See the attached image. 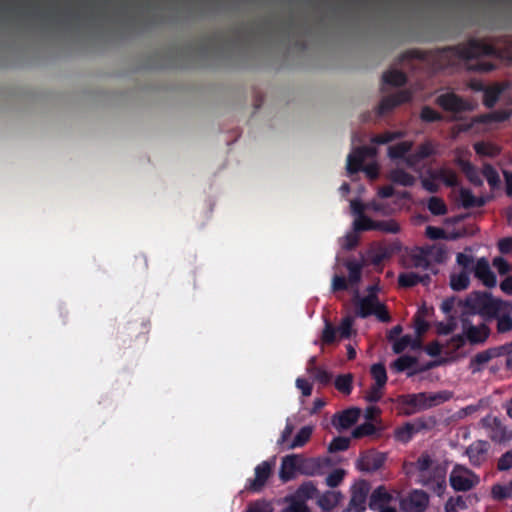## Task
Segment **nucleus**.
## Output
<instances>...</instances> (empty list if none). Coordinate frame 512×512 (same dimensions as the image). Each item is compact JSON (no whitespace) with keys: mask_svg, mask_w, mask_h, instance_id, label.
I'll return each instance as SVG.
<instances>
[{"mask_svg":"<svg viewBox=\"0 0 512 512\" xmlns=\"http://www.w3.org/2000/svg\"><path fill=\"white\" fill-rule=\"evenodd\" d=\"M483 56L512 60V35L494 37L491 43L470 38L466 42L434 50L412 48L401 54L400 61L419 60L432 72L458 68L462 64L472 71H493L496 65L480 60Z\"/></svg>","mask_w":512,"mask_h":512,"instance_id":"nucleus-1","label":"nucleus"},{"mask_svg":"<svg viewBox=\"0 0 512 512\" xmlns=\"http://www.w3.org/2000/svg\"><path fill=\"white\" fill-rule=\"evenodd\" d=\"M465 307L485 322L496 320L497 333L512 331V302L495 298L489 292L474 291L466 297Z\"/></svg>","mask_w":512,"mask_h":512,"instance_id":"nucleus-2","label":"nucleus"},{"mask_svg":"<svg viewBox=\"0 0 512 512\" xmlns=\"http://www.w3.org/2000/svg\"><path fill=\"white\" fill-rule=\"evenodd\" d=\"M452 397L453 393L447 390L435 393L420 392L399 395L395 402L399 414L411 416L417 412L443 404Z\"/></svg>","mask_w":512,"mask_h":512,"instance_id":"nucleus-3","label":"nucleus"},{"mask_svg":"<svg viewBox=\"0 0 512 512\" xmlns=\"http://www.w3.org/2000/svg\"><path fill=\"white\" fill-rule=\"evenodd\" d=\"M449 482L455 491H469L479 483V477L470 469L456 465L450 473Z\"/></svg>","mask_w":512,"mask_h":512,"instance_id":"nucleus-4","label":"nucleus"},{"mask_svg":"<svg viewBox=\"0 0 512 512\" xmlns=\"http://www.w3.org/2000/svg\"><path fill=\"white\" fill-rule=\"evenodd\" d=\"M460 321L465 337L471 345L484 344L491 335V329L485 320L478 325H474L468 317L462 316Z\"/></svg>","mask_w":512,"mask_h":512,"instance_id":"nucleus-5","label":"nucleus"},{"mask_svg":"<svg viewBox=\"0 0 512 512\" xmlns=\"http://www.w3.org/2000/svg\"><path fill=\"white\" fill-rule=\"evenodd\" d=\"M387 460V454L375 449L360 453L356 466L360 471L371 473L379 470Z\"/></svg>","mask_w":512,"mask_h":512,"instance_id":"nucleus-6","label":"nucleus"},{"mask_svg":"<svg viewBox=\"0 0 512 512\" xmlns=\"http://www.w3.org/2000/svg\"><path fill=\"white\" fill-rule=\"evenodd\" d=\"M436 104L444 111L455 114L471 111L472 105L454 92H447L436 98Z\"/></svg>","mask_w":512,"mask_h":512,"instance_id":"nucleus-7","label":"nucleus"},{"mask_svg":"<svg viewBox=\"0 0 512 512\" xmlns=\"http://www.w3.org/2000/svg\"><path fill=\"white\" fill-rule=\"evenodd\" d=\"M370 485L365 480H360L351 489V498L348 509L343 512H364L366 510L367 497Z\"/></svg>","mask_w":512,"mask_h":512,"instance_id":"nucleus-8","label":"nucleus"},{"mask_svg":"<svg viewBox=\"0 0 512 512\" xmlns=\"http://www.w3.org/2000/svg\"><path fill=\"white\" fill-rule=\"evenodd\" d=\"M411 99L412 94L408 90H400L395 94L385 96L377 107V114L379 116L385 115L399 105L410 102Z\"/></svg>","mask_w":512,"mask_h":512,"instance_id":"nucleus-9","label":"nucleus"},{"mask_svg":"<svg viewBox=\"0 0 512 512\" xmlns=\"http://www.w3.org/2000/svg\"><path fill=\"white\" fill-rule=\"evenodd\" d=\"M361 415L360 408L350 407L332 416L331 423L338 430L343 431L351 428Z\"/></svg>","mask_w":512,"mask_h":512,"instance_id":"nucleus-10","label":"nucleus"},{"mask_svg":"<svg viewBox=\"0 0 512 512\" xmlns=\"http://www.w3.org/2000/svg\"><path fill=\"white\" fill-rule=\"evenodd\" d=\"M490 444L485 440H477L471 443L466 449V455L471 465L480 467L486 460Z\"/></svg>","mask_w":512,"mask_h":512,"instance_id":"nucleus-11","label":"nucleus"},{"mask_svg":"<svg viewBox=\"0 0 512 512\" xmlns=\"http://www.w3.org/2000/svg\"><path fill=\"white\" fill-rule=\"evenodd\" d=\"M271 473L272 465L267 461H263L255 467V477L254 479L249 480V484L246 488L253 492H260L271 476Z\"/></svg>","mask_w":512,"mask_h":512,"instance_id":"nucleus-12","label":"nucleus"},{"mask_svg":"<svg viewBox=\"0 0 512 512\" xmlns=\"http://www.w3.org/2000/svg\"><path fill=\"white\" fill-rule=\"evenodd\" d=\"M474 276L479 279L486 287L492 288L496 286V275L490 268L489 262L485 258L477 260L473 268Z\"/></svg>","mask_w":512,"mask_h":512,"instance_id":"nucleus-13","label":"nucleus"},{"mask_svg":"<svg viewBox=\"0 0 512 512\" xmlns=\"http://www.w3.org/2000/svg\"><path fill=\"white\" fill-rule=\"evenodd\" d=\"M378 302L379 299L375 293H369L367 296L357 299L356 315L360 318L371 316L375 312Z\"/></svg>","mask_w":512,"mask_h":512,"instance_id":"nucleus-14","label":"nucleus"},{"mask_svg":"<svg viewBox=\"0 0 512 512\" xmlns=\"http://www.w3.org/2000/svg\"><path fill=\"white\" fill-rule=\"evenodd\" d=\"M490 439L497 443H504L512 439V430L499 418H494L490 424Z\"/></svg>","mask_w":512,"mask_h":512,"instance_id":"nucleus-15","label":"nucleus"},{"mask_svg":"<svg viewBox=\"0 0 512 512\" xmlns=\"http://www.w3.org/2000/svg\"><path fill=\"white\" fill-rule=\"evenodd\" d=\"M455 164L461 169L467 180L476 187L483 186V180L478 169L469 161L461 157L455 159Z\"/></svg>","mask_w":512,"mask_h":512,"instance_id":"nucleus-16","label":"nucleus"},{"mask_svg":"<svg viewBox=\"0 0 512 512\" xmlns=\"http://www.w3.org/2000/svg\"><path fill=\"white\" fill-rule=\"evenodd\" d=\"M398 249L399 246L395 244L389 246L379 245L368 251V259L372 265L378 266L382 264L384 260L389 259Z\"/></svg>","mask_w":512,"mask_h":512,"instance_id":"nucleus-17","label":"nucleus"},{"mask_svg":"<svg viewBox=\"0 0 512 512\" xmlns=\"http://www.w3.org/2000/svg\"><path fill=\"white\" fill-rule=\"evenodd\" d=\"M393 500V496L386 490L384 486L377 487L370 495L368 506L371 510L376 511Z\"/></svg>","mask_w":512,"mask_h":512,"instance_id":"nucleus-18","label":"nucleus"},{"mask_svg":"<svg viewBox=\"0 0 512 512\" xmlns=\"http://www.w3.org/2000/svg\"><path fill=\"white\" fill-rule=\"evenodd\" d=\"M299 470L298 456L288 455L283 458L279 476L283 482L290 481L295 477L296 471Z\"/></svg>","mask_w":512,"mask_h":512,"instance_id":"nucleus-19","label":"nucleus"},{"mask_svg":"<svg viewBox=\"0 0 512 512\" xmlns=\"http://www.w3.org/2000/svg\"><path fill=\"white\" fill-rule=\"evenodd\" d=\"M428 502V495L424 491L415 490L407 499V510L409 512H423L426 509Z\"/></svg>","mask_w":512,"mask_h":512,"instance_id":"nucleus-20","label":"nucleus"},{"mask_svg":"<svg viewBox=\"0 0 512 512\" xmlns=\"http://www.w3.org/2000/svg\"><path fill=\"white\" fill-rule=\"evenodd\" d=\"M459 196L461 204L465 209L478 208L486 204L485 198L474 196L471 190L467 188H461Z\"/></svg>","mask_w":512,"mask_h":512,"instance_id":"nucleus-21","label":"nucleus"},{"mask_svg":"<svg viewBox=\"0 0 512 512\" xmlns=\"http://www.w3.org/2000/svg\"><path fill=\"white\" fill-rule=\"evenodd\" d=\"M341 499L342 494L340 492L326 491L319 497L317 503L322 510L331 511L338 505Z\"/></svg>","mask_w":512,"mask_h":512,"instance_id":"nucleus-22","label":"nucleus"},{"mask_svg":"<svg viewBox=\"0 0 512 512\" xmlns=\"http://www.w3.org/2000/svg\"><path fill=\"white\" fill-rule=\"evenodd\" d=\"M389 179L398 185L404 186V187H411L414 185L416 179L415 177L406 172L404 169L396 168L393 169L389 174Z\"/></svg>","mask_w":512,"mask_h":512,"instance_id":"nucleus-23","label":"nucleus"},{"mask_svg":"<svg viewBox=\"0 0 512 512\" xmlns=\"http://www.w3.org/2000/svg\"><path fill=\"white\" fill-rule=\"evenodd\" d=\"M337 339V329L333 326V324L329 321V319H324V328L321 333L320 344L321 345H331L336 342ZM315 345L319 344V341L316 340L314 342Z\"/></svg>","mask_w":512,"mask_h":512,"instance_id":"nucleus-24","label":"nucleus"},{"mask_svg":"<svg viewBox=\"0 0 512 512\" xmlns=\"http://www.w3.org/2000/svg\"><path fill=\"white\" fill-rule=\"evenodd\" d=\"M490 360H492V357L488 349L478 352L470 359L469 369L473 374L479 373Z\"/></svg>","mask_w":512,"mask_h":512,"instance_id":"nucleus-25","label":"nucleus"},{"mask_svg":"<svg viewBox=\"0 0 512 512\" xmlns=\"http://www.w3.org/2000/svg\"><path fill=\"white\" fill-rule=\"evenodd\" d=\"M511 116V112L507 110H498L487 114L479 115L475 118V122L478 123H492V122H504Z\"/></svg>","mask_w":512,"mask_h":512,"instance_id":"nucleus-26","label":"nucleus"},{"mask_svg":"<svg viewBox=\"0 0 512 512\" xmlns=\"http://www.w3.org/2000/svg\"><path fill=\"white\" fill-rule=\"evenodd\" d=\"M382 80L385 84L401 87L407 83V76L400 70H389L383 74Z\"/></svg>","mask_w":512,"mask_h":512,"instance_id":"nucleus-27","label":"nucleus"},{"mask_svg":"<svg viewBox=\"0 0 512 512\" xmlns=\"http://www.w3.org/2000/svg\"><path fill=\"white\" fill-rule=\"evenodd\" d=\"M351 434L354 439H361L366 436L379 435L380 428H377L372 422L366 421L356 426Z\"/></svg>","mask_w":512,"mask_h":512,"instance_id":"nucleus-28","label":"nucleus"},{"mask_svg":"<svg viewBox=\"0 0 512 512\" xmlns=\"http://www.w3.org/2000/svg\"><path fill=\"white\" fill-rule=\"evenodd\" d=\"M317 492L318 490L313 482H304L299 486L295 496L291 500L304 501L305 503L306 500L314 498Z\"/></svg>","mask_w":512,"mask_h":512,"instance_id":"nucleus-29","label":"nucleus"},{"mask_svg":"<svg viewBox=\"0 0 512 512\" xmlns=\"http://www.w3.org/2000/svg\"><path fill=\"white\" fill-rule=\"evenodd\" d=\"M413 143L411 141H403L395 145L389 146L388 156L393 159H404L406 154L412 149Z\"/></svg>","mask_w":512,"mask_h":512,"instance_id":"nucleus-30","label":"nucleus"},{"mask_svg":"<svg viewBox=\"0 0 512 512\" xmlns=\"http://www.w3.org/2000/svg\"><path fill=\"white\" fill-rule=\"evenodd\" d=\"M468 271H461L458 274L450 276V287L454 291H463L468 288L470 284V277Z\"/></svg>","mask_w":512,"mask_h":512,"instance_id":"nucleus-31","label":"nucleus"},{"mask_svg":"<svg viewBox=\"0 0 512 512\" xmlns=\"http://www.w3.org/2000/svg\"><path fill=\"white\" fill-rule=\"evenodd\" d=\"M335 388L344 395H349L353 389V375L351 373L342 374L336 377Z\"/></svg>","mask_w":512,"mask_h":512,"instance_id":"nucleus-32","label":"nucleus"},{"mask_svg":"<svg viewBox=\"0 0 512 512\" xmlns=\"http://www.w3.org/2000/svg\"><path fill=\"white\" fill-rule=\"evenodd\" d=\"M345 267L349 272L348 281L350 284H358L361 280L363 265L360 262L354 260H348L345 263Z\"/></svg>","mask_w":512,"mask_h":512,"instance_id":"nucleus-33","label":"nucleus"},{"mask_svg":"<svg viewBox=\"0 0 512 512\" xmlns=\"http://www.w3.org/2000/svg\"><path fill=\"white\" fill-rule=\"evenodd\" d=\"M416 434L411 422H406L403 426L395 429L394 437L401 443H408Z\"/></svg>","mask_w":512,"mask_h":512,"instance_id":"nucleus-34","label":"nucleus"},{"mask_svg":"<svg viewBox=\"0 0 512 512\" xmlns=\"http://www.w3.org/2000/svg\"><path fill=\"white\" fill-rule=\"evenodd\" d=\"M434 178L441 180L448 187L458 185V177L455 171L448 168H440L434 175Z\"/></svg>","mask_w":512,"mask_h":512,"instance_id":"nucleus-35","label":"nucleus"},{"mask_svg":"<svg viewBox=\"0 0 512 512\" xmlns=\"http://www.w3.org/2000/svg\"><path fill=\"white\" fill-rule=\"evenodd\" d=\"M473 148L475 152L480 156L496 157L500 154V149L498 146L483 141L476 142L473 145Z\"/></svg>","mask_w":512,"mask_h":512,"instance_id":"nucleus-36","label":"nucleus"},{"mask_svg":"<svg viewBox=\"0 0 512 512\" xmlns=\"http://www.w3.org/2000/svg\"><path fill=\"white\" fill-rule=\"evenodd\" d=\"M411 260L415 268L429 270L432 266L429 260V249L426 248H421L419 253L412 255Z\"/></svg>","mask_w":512,"mask_h":512,"instance_id":"nucleus-37","label":"nucleus"},{"mask_svg":"<svg viewBox=\"0 0 512 512\" xmlns=\"http://www.w3.org/2000/svg\"><path fill=\"white\" fill-rule=\"evenodd\" d=\"M364 161L365 160L363 159V156L358 154L356 149L352 153H350L347 157L346 166L348 174L352 175L362 170Z\"/></svg>","mask_w":512,"mask_h":512,"instance_id":"nucleus-38","label":"nucleus"},{"mask_svg":"<svg viewBox=\"0 0 512 512\" xmlns=\"http://www.w3.org/2000/svg\"><path fill=\"white\" fill-rule=\"evenodd\" d=\"M404 136L402 131H386L382 134L374 135L371 138V142L377 145H383L390 143L394 140L401 139Z\"/></svg>","mask_w":512,"mask_h":512,"instance_id":"nucleus-39","label":"nucleus"},{"mask_svg":"<svg viewBox=\"0 0 512 512\" xmlns=\"http://www.w3.org/2000/svg\"><path fill=\"white\" fill-rule=\"evenodd\" d=\"M482 174L492 189H495L499 186V184H500L499 173L491 164L485 163L483 165Z\"/></svg>","mask_w":512,"mask_h":512,"instance_id":"nucleus-40","label":"nucleus"},{"mask_svg":"<svg viewBox=\"0 0 512 512\" xmlns=\"http://www.w3.org/2000/svg\"><path fill=\"white\" fill-rule=\"evenodd\" d=\"M312 435V428L310 426L302 427L294 437L292 443L289 445V449L304 446Z\"/></svg>","mask_w":512,"mask_h":512,"instance_id":"nucleus-41","label":"nucleus"},{"mask_svg":"<svg viewBox=\"0 0 512 512\" xmlns=\"http://www.w3.org/2000/svg\"><path fill=\"white\" fill-rule=\"evenodd\" d=\"M307 372L311 374L314 377V379L323 386L330 384V382L332 381V373L321 367L313 366L310 369H307Z\"/></svg>","mask_w":512,"mask_h":512,"instance_id":"nucleus-42","label":"nucleus"},{"mask_svg":"<svg viewBox=\"0 0 512 512\" xmlns=\"http://www.w3.org/2000/svg\"><path fill=\"white\" fill-rule=\"evenodd\" d=\"M374 230L396 234L400 231L399 224L393 220H374Z\"/></svg>","mask_w":512,"mask_h":512,"instance_id":"nucleus-43","label":"nucleus"},{"mask_svg":"<svg viewBox=\"0 0 512 512\" xmlns=\"http://www.w3.org/2000/svg\"><path fill=\"white\" fill-rule=\"evenodd\" d=\"M417 364V358L414 356L403 355L393 362V368L397 372H404L413 368Z\"/></svg>","mask_w":512,"mask_h":512,"instance_id":"nucleus-44","label":"nucleus"},{"mask_svg":"<svg viewBox=\"0 0 512 512\" xmlns=\"http://www.w3.org/2000/svg\"><path fill=\"white\" fill-rule=\"evenodd\" d=\"M467 508L466 498L463 496L450 497L444 505L445 512H457L458 510H465Z\"/></svg>","mask_w":512,"mask_h":512,"instance_id":"nucleus-45","label":"nucleus"},{"mask_svg":"<svg viewBox=\"0 0 512 512\" xmlns=\"http://www.w3.org/2000/svg\"><path fill=\"white\" fill-rule=\"evenodd\" d=\"M371 375L375 380L374 384L378 385V387H384L386 385L387 373L386 368L383 364H373L371 367Z\"/></svg>","mask_w":512,"mask_h":512,"instance_id":"nucleus-46","label":"nucleus"},{"mask_svg":"<svg viewBox=\"0 0 512 512\" xmlns=\"http://www.w3.org/2000/svg\"><path fill=\"white\" fill-rule=\"evenodd\" d=\"M428 210L435 216H442L447 213L445 202L436 196L431 197L427 204Z\"/></svg>","mask_w":512,"mask_h":512,"instance_id":"nucleus-47","label":"nucleus"},{"mask_svg":"<svg viewBox=\"0 0 512 512\" xmlns=\"http://www.w3.org/2000/svg\"><path fill=\"white\" fill-rule=\"evenodd\" d=\"M321 465L317 459H306L299 465V471L305 475H316L320 472Z\"/></svg>","mask_w":512,"mask_h":512,"instance_id":"nucleus-48","label":"nucleus"},{"mask_svg":"<svg viewBox=\"0 0 512 512\" xmlns=\"http://www.w3.org/2000/svg\"><path fill=\"white\" fill-rule=\"evenodd\" d=\"M416 433L423 430H431L436 425V418L434 416L419 417L411 422Z\"/></svg>","mask_w":512,"mask_h":512,"instance_id":"nucleus-49","label":"nucleus"},{"mask_svg":"<svg viewBox=\"0 0 512 512\" xmlns=\"http://www.w3.org/2000/svg\"><path fill=\"white\" fill-rule=\"evenodd\" d=\"M420 274L415 272L401 273L398 277V283L401 287L410 288L419 284Z\"/></svg>","mask_w":512,"mask_h":512,"instance_id":"nucleus-50","label":"nucleus"},{"mask_svg":"<svg viewBox=\"0 0 512 512\" xmlns=\"http://www.w3.org/2000/svg\"><path fill=\"white\" fill-rule=\"evenodd\" d=\"M420 118L426 123L440 122L443 120L442 114L430 106H424L421 109Z\"/></svg>","mask_w":512,"mask_h":512,"instance_id":"nucleus-51","label":"nucleus"},{"mask_svg":"<svg viewBox=\"0 0 512 512\" xmlns=\"http://www.w3.org/2000/svg\"><path fill=\"white\" fill-rule=\"evenodd\" d=\"M350 439L347 437H334L328 446V450L331 453L345 451L349 448Z\"/></svg>","mask_w":512,"mask_h":512,"instance_id":"nucleus-52","label":"nucleus"},{"mask_svg":"<svg viewBox=\"0 0 512 512\" xmlns=\"http://www.w3.org/2000/svg\"><path fill=\"white\" fill-rule=\"evenodd\" d=\"M354 230L357 232L374 230V220L366 215L357 217L354 221Z\"/></svg>","mask_w":512,"mask_h":512,"instance_id":"nucleus-53","label":"nucleus"},{"mask_svg":"<svg viewBox=\"0 0 512 512\" xmlns=\"http://www.w3.org/2000/svg\"><path fill=\"white\" fill-rule=\"evenodd\" d=\"M491 494L495 500H504L512 497V491L508 485L495 484L492 486Z\"/></svg>","mask_w":512,"mask_h":512,"instance_id":"nucleus-54","label":"nucleus"},{"mask_svg":"<svg viewBox=\"0 0 512 512\" xmlns=\"http://www.w3.org/2000/svg\"><path fill=\"white\" fill-rule=\"evenodd\" d=\"M352 325L353 321L350 317H345L341 320V323L337 329L339 332L340 338L348 339L352 334Z\"/></svg>","mask_w":512,"mask_h":512,"instance_id":"nucleus-55","label":"nucleus"},{"mask_svg":"<svg viewBox=\"0 0 512 512\" xmlns=\"http://www.w3.org/2000/svg\"><path fill=\"white\" fill-rule=\"evenodd\" d=\"M345 475L344 470L342 469H335L331 473L328 474L326 477V484L327 486L331 488L337 487L343 480Z\"/></svg>","mask_w":512,"mask_h":512,"instance_id":"nucleus-56","label":"nucleus"},{"mask_svg":"<svg viewBox=\"0 0 512 512\" xmlns=\"http://www.w3.org/2000/svg\"><path fill=\"white\" fill-rule=\"evenodd\" d=\"M457 327L455 318L451 317L448 322H438L436 325V332L438 335H449Z\"/></svg>","mask_w":512,"mask_h":512,"instance_id":"nucleus-57","label":"nucleus"},{"mask_svg":"<svg viewBox=\"0 0 512 512\" xmlns=\"http://www.w3.org/2000/svg\"><path fill=\"white\" fill-rule=\"evenodd\" d=\"M412 337L410 335H404L396 339L393 343V352L395 354L402 353L408 346L412 344Z\"/></svg>","mask_w":512,"mask_h":512,"instance_id":"nucleus-58","label":"nucleus"},{"mask_svg":"<svg viewBox=\"0 0 512 512\" xmlns=\"http://www.w3.org/2000/svg\"><path fill=\"white\" fill-rule=\"evenodd\" d=\"M456 262L459 266L463 268V271H468L469 273L473 271L472 265L474 259L471 255H467L465 253H458L456 256Z\"/></svg>","mask_w":512,"mask_h":512,"instance_id":"nucleus-59","label":"nucleus"},{"mask_svg":"<svg viewBox=\"0 0 512 512\" xmlns=\"http://www.w3.org/2000/svg\"><path fill=\"white\" fill-rule=\"evenodd\" d=\"M499 98V90L496 89H486L483 96V104L487 108H492Z\"/></svg>","mask_w":512,"mask_h":512,"instance_id":"nucleus-60","label":"nucleus"},{"mask_svg":"<svg viewBox=\"0 0 512 512\" xmlns=\"http://www.w3.org/2000/svg\"><path fill=\"white\" fill-rule=\"evenodd\" d=\"M415 153L419 159L424 160L434 154V148L430 142H424L418 146Z\"/></svg>","mask_w":512,"mask_h":512,"instance_id":"nucleus-61","label":"nucleus"},{"mask_svg":"<svg viewBox=\"0 0 512 512\" xmlns=\"http://www.w3.org/2000/svg\"><path fill=\"white\" fill-rule=\"evenodd\" d=\"M512 468V450L505 452L497 462L499 471H507Z\"/></svg>","mask_w":512,"mask_h":512,"instance_id":"nucleus-62","label":"nucleus"},{"mask_svg":"<svg viewBox=\"0 0 512 512\" xmlns=\"http://www.w3.org/2000/svg\"><path fill=\"white\" fill-rule=\"evenodd\" d=\"M414 324H415V331L418 336H422L429 329V323L425 320L423 315L415 314Z\"/></svg>","mask_w":512,"mask_h":512,"instance_id":"nucleus-63","label":"nucleus"},{"mask_svg":"<svg viewBox=\"0 0 512 512\" xmlns=\"http://www.w3.org/2000/svg\"><path fill=\"white\" fill-rule=\"evenodd\" d=\"M285 512H312L304 501L291 500Z\"/></svg>","mask_w":512,"mask_h":512,"instance_id":"nucleus-64","label":"nucleus"}]
</instances>
